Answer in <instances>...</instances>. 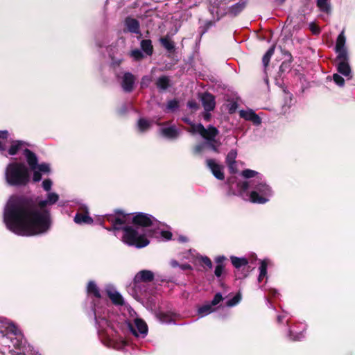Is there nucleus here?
Returning <instances> with one entry per match:
<instances>
[{
    "label": "nucleus",
    "mask_w": 355,
    "mask_h": 355,
    "mask_svg": "<svg viewBox=\"0 0 355 355\" xmlns=\"http://www.w3.org/2000/svg\"><path fill=\"white\" fill-rule=\"evenodd\" d=\"M275 52V46H271L267 52L264 54L263 58H262V62L265 67H266L270 60V58L272 55L274 54Z\"/></svg>",
    "instance_id": "nucleus-33"
},
{
    "label": "nucleus",
    "mask_w": 355,
    "mask_h": 355,
    "mask_svg": "<svg viewBox=\"0 0 355 355\" xmlns=\"http://www.w3.org/2000/svg\"><path fill=\"white\" fill-rule=\"evenodd\" d=\"M336 67L338 73L345 76L348 80L352 79V69L349 63V55H337L336 58Z\"/></svg>",
    "instance_id": "nucleus-10"
},
{
    "label": "nucleus",
    "mask_w": 355,
    "mask_h": 355,
    "mask_svg": "<svg viewBox=\"0 0 355 355\" xmlns=\"http://www.w3.org/2000/svg\"><path fill=\"white\" fill-rule=\"evenodd\" d=\"M130 56L135 60H139L144 58L142 52L139 49H134L130 52Z\"/></svg>",
    "instance_id": "nucleus-38"
},
{
    "label": "nucleus",
    "mask_w": 355,
    "mask_h": 355,
    "mask_svg": "<svg viewBox=\"0 0 355 355\" xmlns=\"http://www.w3.org/2000/svg\"><path fill=\"white\" fill-rule=\"evenodd\" d=\"M241 118L252 121L254 125H259L261 123V118L252 110H242L239 112Z\"/></svg>",
    "instance_id": "nucleus-17"
},
{
    "label": "nucleus",
    "mask_w": 355,
    "mask_h": 355,
    "mask_svg": "<svg viewBox=\"0 0 355 355\" xmlns=\"http://www.w3.org/2000/svg\"><path fill=\"white\" fill-rule=\"evenodd\" d=\"M105 220L112 224L107 230H123L122 241L130 246L141 248L149 243V237H154L159 241H168L172 234L165 230L164 225L153 216L139 212L135 216L116 211L114 214L105 216Z\"/></svg>",
    "instance_id": "nucleus-2"
},
{
    "label": "nucleus",
    "mask_w": 355,
    "mask_h": 355,
    "mask_svg": "<svg viewBox=\"0 0 355 355\" xmlns=\"http://www.w3.org/2000/svg\"><path fill=\"white\" fill-rule=\"evenodd\" d=\"M94 313L98 334L104 344L116 349H123L128 343L112 322L114 315L105 307L98 305L94 306Z\"/></svg>",
    "instance_id": "nucleus-4"
},
{
    "label": "nucleus",
    "mask_w": 355,
    "mask_h": 355,
    "mask_svg": "<svg viewBox=\"0 0 355 355\" xmlns=\"http://www.w3.org/2000/svg\"><path fill=\"white\" fill-rule=\"evenodd\" d=\"M8 136V131H0V153L4 154L7 151L9 155L13 156L21 152L27 164L33 168L36 162V155L28 148L29 144L23 141L12 140L10 142V146L7 149L6 142Z\"/></svg>",
    "instance_id": "nucleus-6"
},
{
    "label": "nucleus",
    "mask_w": 355,
    "mask_h": 355,
    "mask_svg": "<svg viewBox=\"0 0 355 355\" xmlns=\"http://www.w3.org/2000/svg\"><path fill=\"white\" fill-rule=\"evenodd\" d=\"M73 220L76 224L79 225L91 224L93 223V219L89 216L87 211L84 213H77L74 216Z\"/></svg>",
    "instance_id": "nucleus-21"
},
{
    "label": "nucleus",
    "mask_w": 355,
    "mask_h": 355,
    "mask_svg": "<svg viewBox=\"0 0 355 355\" xmlns=\"http://www.w3.org/2000/svg\"><path fill=\"white\" fill-rule=\"evenodd\" d=\"M37 157L36 156V162H35V165L33 166V168H32L31 166L28 165V168L29 169V173H31V171L33 172V180L35 182H40L42 179L41 172L37 169Z\"/></svg>",
    "instance_id": "nucleus-31"
},
{
    "label": "nucleus",
    "mask_w": 355,
    "mask_h": 355,
    "mask_svg": "<svg viewBox=\"0 0 355 355\" xmlns=\"http://www.w3.org/2000/svg\"><path fill=\"white\" fill-rule=\"evenodd\" d=\"M188 106L189 108L196 110L198 108V104L196 102L191 101L188 102Z\"/></svg>",
    "instance_id": "nucleus-48"
},
{
    "label": "nucleus",
    "mask_w": 355,
    "mask_h": 355,
    "mask_svg": "<svg viewBox=\"0 0 355 355\" xmlns=\"http://www.w3.org/2000/svg\"><path fill=\"white\" fill-rule=\"evenodd\" d=\"M151 81H152V78L150 76H144L141 81V87L143 88L147 87Z\"/></svg>",
    "instance_id": "nucleus-43"
},
{
    "label": "nucleus",
    "mask_w": 355,
    "mask_h": 355,
    "mask_svg": "<svg viewBox=\"0 0 355 355\" xmlns=\"http://www.w3.org/2000/svg\"><path fill=\"white\" fill-rule=\"evenodd\" d=\"M171 266H172V267L175 268V267L178 266V265H179V264H178V261H175V260H172V261H171Z\"/></svg>",
    "instance_id": "nucleus-51"
},
{
    "label": "nucleus",
    "mask_w": 355,
    "mask_h": 355,
    "mask_svg": "<svg viewBox=\"0 0 355 355\" xmlns=\"http://www.w3.org/2000/svg\"><path fill=\"white\" fill-rule=\"evenodd\" d=\"M135 78L131 73L126 72L123 74L121 80V87L125 92H130L132 91Z\"/></svg>",
    "instance_id": "nucleus-16"
},
{
    "label": "nucleus",
    "mask_w": 355,
    "mask_h": 355,
    "mask_svg": "<svg viewBox=\"0 0 355 355\" xmlns=\"http://www.w3.org/2000/svg\"><path fill=\"white\" fill-rule=\"evenodd\" d=\"M237 157V151L236 150H231L227 157H226V163L228 166L229 170L231 173L236 172V158Z\"/></svg>",
    "instance_id": "nucleus-19"
},
{
    "label": "nucleus",
    "mask_w": 355,
    "mask_h": 355,
    "mask_svg": "<svg viewBox=\"0 0 355 355\" xmlns=\"http://www.w3.org/2000/svg\"><path fill=\"white\" fill-rule=\"evenodd\" d=\"M162 45L168 51H171L174 49V43L167 37H162L160 39Z\"/></svg>",
    "instance_id": "nucleus-32"
},
{
    "label": "nucleus",
    "mask_w": 355,
    "mask_h": 355,
    "mask_svg": "<svg viewBox=\"0 0 355 355\" xmlns=\"http://www.w3.org/2000/svg\"><path fill=\"white\" fill-rule=\"evenodd\" d=\"M216 309L210 302H207L198 309V315L200 317H205L209 313L214 312Z\"/></svg>",
    "instance_id": "nucleus-22"
},
{
    "label": "nucleus",
    "mask_w": 355,
    "mask_h": 355,
    "mask_svg": "<svg viewBox=\"0 0 355 355\" xmlns=\"http://www.w3.org/2000/svg\"><path fill=\"white\" fill-rule=\"evenodd\" d=\"M3 322L6 325L7 333L15 336V342L12 341V338H11L12 342L13 343V346L17 349H21L25 344V340L20 329L10 321L5 320Z\"/></svg>",
    "instance_id": "nucleus-9"
},
{
    "label": "nucleus",
    "mask_w": 355,
    "mask_h": 355,
    "mask_svg": "<svg viewBox=\"0 0 355 355\" xmlns=\"http://www.w3.org/2000/svg\"><path fill=\"white\" fill-rule=\"evenodd\" d=\"M232 265L236 268H240L242 266H245L248 263V261L246 258L244 257H236L234 256H232L230 257Z\"/></svg>",
    "instance_id": "nucleus-27"
},
{
    "label": "nucleus",
    "mask_w": 355,
    "mask_h": 355,
    "mask_svg": "<svg viewBox=\"0 0 355 355\" xmlns=\"http://www.w3.org/2000/svg\"><path fill=\"white\" fill-rule=\"evenodd\" d=\"M119 112H120L121 114H123V113H125V110L123 109V110H120Z\"/></svg>",
    "instance_id": "nucleus-59"
},
{
    "label": "nucleus",
    "mask_w": 355,
    "mask_h": 355,
    "mask_svg": "<svg viewBox=\"0 0 355 355\" xmlns=\"http://www.w3.org/2000/svg\"><path fill=\"white\" fill-rule=\"evenodd\" d=\"M201 261L205 265L207 266L209 268L212 267V263H211L210 259H209L207 257H202Z\"/></svg>",
    "instance_id": "nucleus-46"
},
{
    "label": "nucleus",
    "mask_w": 355,
    "mask_h": 355,
    "mask_svg": "<svg viewBox=\"0 0 355 355\" xmlns=\"http://www.w3.org/2000/svg\"><path fill=\"white\" fill-rule=\"evenodd\" d=\"M333 80L335 83L339 87H343L345 85L344 78L338 73H334L333 76Z\"/></svg>",
    "instance_id": "nucleus-39"
},
{
    "label": "nucleus",
    "mask_w": 355,
    "mask_h": 355,
    "mask_svg": "<svg viewBox=\"0 0 355 355\" xmlns=\"http://www.w3.org/2000/svg\"><path fill=\"white\" fill-rule=\"evenodd\" d=\"M241 300V296L240 293H237L234 297H233L232 299L227 300L226 302V306L229 307L234 306L239 303V302Z\"/></svg>",
    "instance_id": "nucleus-35"
},
{
    "label": "nucleus",
    "mask_w": 355,
    "mask_h": 355,
    "mask_svg": "<svg viewBox=\"0 0 355 355\" xmlns=\"http://www.w3.org/2000/svg\"><path fill=\"white\" fill-rule=\"evenodd\" d=\"M310 28H311V31L313 32V34H315V35L319 34L320 29H319V28L316 25H315L313 24H310Z\"/></svg>",
    "instance_id": "nucleus-47"
},
{
    "label": "nucleus",
    "mask_w": 355,
    "mask_h": 355,
    "mask_svg": "<svg viewBox=\"0 0 355 355\" xmlns=\"http://www.w3.org/2000/svg\"><path fill=\"white\" fill-rule=\"evenodd\" d=\"M141 50L147 55H151L153 52V46L150 40H143L140 43Z\"/></svg>",
    "instance_id": "nucleus-25"
},
{
    "label": "nucleus",
    "mask_w": 355,
    "mask_h": 355,
    "mask_svg": "<svg viewBox=\"0 0 355 355\" xmlns=\"http://www.w3.org/2000/svg\"><path fill=\"white\" fill-rule=\"evenodd\" d=\"M123 309L129 314V318H127L126 322L130 331L136 337L141 336L144 338L148 334L146 323L141 318L137 317L136 312L130 306L125 305Z\"/></svg>",
    "instance_id": "nucleus-8"
},
{
    "label": "nucleus",
    "mask_w": 355,
    "mask_h": 355,
    "mask_svg": "<svg viewBox=\"0 0 355 355\" xmlns=\"http://www.w3.org/2000/svg\"><path fill=\"white\" fill-rule=\"evenodd\" d=\"M284 316L283 315H279L277 317V320L279 322H281L282 321V319H283Z\"/></svg>",
    "instance_id": "nucleus-56"
},
{
    "label": "nucleus",
    "mask_w": 355,
    "mask_h": 355,
    "mask_svg": "<svg viewBox=\"0 0 355 355\" xmlns=\"http://www.w3.org/2000/svg\"><path fill=\"white\" fill-rule=\"evenodd\" d=\"M203 119L206 121H209L211 118V114L209 112L205 111L202 114Z\"/></svg>",
    "instance_id": "nucleus-49"
},
{
    "label": "nucleus",
    "mask_w": 355,
    "mask_h": 355,
    "mask_svg": "<svg viewBox=\"0 0 355 355\" xmlns=\"http://www.w3.org/2000/svg\"><path fill=\"white\" fill-rule=\"evenodd\" d=\"M206 146H207L211 150H213L210 148V146L208 145L207 141H206L205 144H198L193 147V154H195V155L200 154L203 151V150Z\"/></svg>",
    "instance_id": "nucleus-36"
},
{
    "label": "nucleus",
    "mask_w": 355,
    "mask_h": 355,
    "mask_svg": "<svg viewBox=\"0 0 355 355\" xmlns=\"http://www.w3.org/2000/svg\"><path fill=\"white\" fill-rule=\"evenodd\" d=\"M268 263V261L267 259L262 260L261 261L260 266L259 267L260 276H264L266 278H267Z\"/></svg>",
    "instance_id": "nucleus-34"
},
{
    "label": "nucleus",
    "mask_w": 355,
    "mask_h": 355,
    "mask_svg": "<svg viewBox=\"0 0 355 355\" xmlns=\"http://www.w3.org/2000/svg\"><path fill=\"white\" fill-rule=\"evenodd\" d=\"M225 259L224 257H219L216 259V262L220 264V263Z\"/></svg>",
    "instance_id": "nucleus-52"
},
{
    "label": "nucleus",
    "mask_w": 355,
    "mask_h": 355,
    "mask_svg": "<svg viewBox=\"0 0 355 355\" xmlns=\"http://www.w3.org/2000/svg\"><path fill=\"white\" fill-rule=\"evenodd\" d=\"M52 181L50 179H46L42 182V187L46 191H50L52 187Z\"/></svg>",
    "instance_id": "nucleus-42"
},
{
    "label": "nucleus",
    "mask_w": 355,
    "mask_h": 355,
    "mask_svg": "<svg viewBox=\"0 0 355 355\" xmlns=\"http://www.w3.org/2000/svg\"><path fill=\"white\" fill-rule=\"evenodd\" d=\"M179 241H181V242H186L187 241V239L186 237L180 236L179 237Z\"/></svg>",
    "instance_id": "nucleus-53"
},
{
    "label": "nucleus",
    "mask_w": 355,
    "mask_h": 355,
    "mask_svg": "<svg viewBox=\"0 0 355 355\" xmlns=\"http://www.w3.org/2000/svg\"><path fill=\"white\" fill-rule=\"evenodd\" d=\"M245 6V3L244 1H240L232 6L230 8L229 12L233 15H236L243 10Z\"/></svg>",
    "instance_id": "nucleus-29"
},
{
    "label": "nucleus",
    "mask_w": 355,
    "mask_h": 355,
    "mask_svg": "<svg viewBox=\"0 0 355 355\" xmlns=\"http://www.w3.org/2000/svg\"><path fill=\"white\" fill-rule=\"evenodd\" d=\"M170 80L167 76H161L157 80L156 85L160 89L164 90L169 86Z\"/></svg>",
    "instance_id": "nucleus-30"
},
{
    "label": "nucleus",
    "mask_w": 355,
    "mask_h": 355,
    "mask_svg": "<svg viewBox=\"0 0 355 355\" xmlns=\"http://www.w3.org/2000/svg\"><path fill=\"white\" fill-rule=\"evenodd\" d=\"M317 6L322 12L329 13L331 11L329 0H317Z\"/></svg>",
    "instance_id": "nucleus-28"
},
{
    "label": "nucleus",
    "mask_w": 355,
    "mask_h": 355,
    "mask_svg": "<svg viewBox=\"0 0 355 355\" xmlns=\"http://www.w3.org/2000/svg\"><path fill=\"white\" fill-rule=\"evenodd\" d=\"M279 3H283L286 0H276Z\"/></svg>",
    "instance_id": "nucleus-57"
},
{
    "label": "nucleus",
    "mask_w": 355,
    "mask_h": 355,
    "mask_svg": "<svg viewBox=\"0 0 355 355\" xmlns=\"http://www.w3.org/2000/svg\"><path fill=\"white\" fill-rule=\"evenodd\" d=\"M121 62V59H112V66H119Z\"/></svg>",
    "instance_id": "nucleus-50"
},
{
    "label": "nucleus",
    "mask_w": 355,
    "mask_h": 355,
    "mask_svg": "<svg viewBox=\"0 0 355 355\" xmlns=\"http://www.w3.org/2000/svg\"><path fill=\"white\" fill-rule=\"evenodd\" d=\"M151 127V122L146 119L141 118L137 123V130L140 133H144Z\"/></svg>",
    "instance_id": "nucleus-23"
},
{
    "label": "nucleus",
    "mask_w": 355,
    "mask_h": 355,
    "mask_svg": "<svg viewBox=\"0 0 355 355\" xmlns=\"http://www.w3.org/2000/svg\"><path fill=\"white\" fill-rule=\"evenodd\" d=\"M269 293L272 295H275V294L277 293V291L275 289H270Z\"/></svg>",
    "instance_id": "nucleus-54"
},
{
    "label": "nucleus",
    "mask_w": 355,
    "mask_h": 355,
    "mask_svg": "<svg viewBox=\"0 0 355 355\" xmlns=\"http://www.w3.org/2000/svg\"><path fill=\"white\" fill-rule=\"evenodd\" d=\"M189 266L188 265H183V266H182V268L183 269H186V268H189Z\"/></svg>",
    "instance_id": "nucleus-58"
},
{
    "label": "nucleus",
    "mask_w": 355,
    "mask_h": 355,
    "mask_svg": "<svg viewBox=\"0 0 355 355\" xmlns=\"http://www.w3.org/2000/svg\"><path fill=\"white\" fill-rule=\"evenodd\" d=\"M266 277L264 276H260V275H259V277H258V282H261Z\"/></svg>",
    "instance_id": "nucleus-55"
},
{
    "label": "nucleus",
    "mask_w": 355,
    "mask_h": 355,
    "mask_svg": "<svg viewBox=\"0 0 355 355\" xmlns=\"http://www.w3.org/2000/svg\"><path fill=\"white\" fill-rule=\"evenodd\" d=\"M154 274L152 271L144 270L139 271L134 278V287L138 288L141 283H148L153 280Z\"/></svg>",
    "instance_id": "nucleus-11"
},
{
    "label": "nucleus",
    "mask_w": 355,
    "mask_h": 355,
    "mask_svg": "<svg viewBox=\"0 0 355 355\" xmlns=\"http://www.w3.org/2000/svg\"><path fill=\"white\" fill-rule=\"evenodd\" d=\"M3 175L6 183L11 187H24L31 181L28 166L21 162H9L5 167Z\"/></svg>",
    "instance_id": "nucleus-5"
},
{
    "label": "nucleus",
    "mask_w": 355,
    "mask_h": 355,
    "mask_svg": "<svg viewBox=\"0 0 355 355\" xmlns=\"http://www.w3.org/2000/svg\"><path fill=\"white\" fill-rule=\"evenodd\" d=\"M105 291L112 302L116 305H123L124 301L121 295L116 291L115 288L112 285H107L105 287Z\"/></svg>",
    "instance_id": "nucleus-14"
},
{
    "label": "nucleus",
    "mask_w": 355,
    "mask_h": 355,
    "mask_svg": "<svg viewBox=\"0 0 355 355\" xmlns=\"http://www.w3.org/2000/svg\"><path fill=\"white\" fill-rule=\"evenodd\" d=\"M289 336H290L291 339H292L293 340H300L304 337V334H303V332H300V333L297 334L296 336H293L292 331L289 330Z\"/></svg>",
    "instance_id": "nucleus-44"
},
{
    "label": "nucleus",
    "mask_w": 355,
    "mask_h": 355,
    "mask_svg": "<svg viewBox=\"0 0 355 355\" xmlns=\"http://www.w3.org/2000/svg\"><path fill=\"white\" fill-rule=\"evenodd\" d=\"M161 135L168 139L175 140L180 135V130L175 125L162 127L159 130Z\"/></svg>",
    "instance_id": "nucleus-13"
},
{
    "label": "nucleus",
    "mask_w": 355,
    "mask_h": 355,
    "mask_svg": "<svg viewBox=\"0 0 355 355\" xmlns=\"http://www.w3.org/2000/svg\"><path fill=\"white\" fill-rule=\"evenodd\" d=\"M178 107V102L175 100H171L167 103L166 109L173 111Z\"/></svg>",
    "instance_id": "nucleus-41"
},
{
    "label": "nucleus",
    "mask_w": 355,
    "mask_h": 355,
    "mask_svg": "<svg viewBox=\"0 0 355 355\" xmlns=\"http://www.w3.org/2000/svg\"><path fill=\"white\" fill-rule=\"evenodd\" d=\"M125 30L129 33L141 34L140 24L138 20L132 17H126L124 20Z\"/></svg>",
    "instance_id": "nucleus-15"
},
{
    "label": "nucleus",
    "mask_w": 355,
    "mask_h": 355,
    "mask_svg": "<svg viewBox=\"0 0 355 355\" xmlns=\"http://www.w3.org/2000/svg\"><path fill=\"white\" fill-rule=\"evenodd\" d=\"M88 295H93L97 299L101 298L100 291L94 282H89L87 288Z\"/></svg>",
    "instance_id": "nucleus-26"
},
{
    "label": "nucleus",
    "mask_w": 355,
    "mask_h": 355,
    "mask_svg": "<svg viewBox=\"0 0 355 355\" xmlns=\"http://www.w3.org/2000/svg\"><path fill=\"white\" fill-rule=\"evenodd\" d=\"M37 169L40 171L41 173H49L51 171L50 169V165L47 163H42L40 164H38V162L37 163Z\"/></svg>",
    "instance_id": "nucleus-37"
},
{
    "label": "nucleus",
    "mask_w": 355,
    "mask_h": 355,
    "mask_svg": "<svg viewBox=\"0 0 355 355\" xmlns=\"http://www.w3.org/2000/svg\"><path fill=\"white\" fill-rule=\"evenodd\" d=\"M241 174L246 180L234 182L230 179L228 181L230 189L233 190L234 187H236V191H232L233 193L244 198L246 193L247 200L252 203L265 204L268 202L274 193L263 175L251 169H245L242 171Z\"/></svg>",
    "instance_id": "nucleus-3"
},
{
    "label": "nucleus",
    "mask_w": 355,
    "mask_h": 355,
    "mask_svg": "<svg viewBox=\"0 0 355 355\" xmlns=\"http://www.w3.org/2000/svg\"><path fill=\"white\" fill-rule=\"evenodd\" d=\"M59 195L49 192L46 198L34 205L28 199L12 196L3 211L6 227L19 236H30L47 232L51 225L49 207L56 203Z\"/></svg>",
    "instance_id": "nucleus-1"
},
{
    "label": "nucleus",
    "mask_w": 355,
    "mask_h": 355,
    "mask_svg": "<svg viewBox=\"0 0 355 355\" xmlns=\"http://www.w3.org/2000/svg\"><path fill=\"white\" fill-rule=\"evenodd\" d=\"M206 163L216 178L220 180L224 179L223 166L221 164L213 159H207Z\"/></svg>",
    "instance_id": "nucleus-12"
},
{
    "label": "nucleus",
    "mask_w": 355,
    "mask_h": 355,
    "mask_svg": "<svg viewBox=\"0 0 355 355\" xmlns=\"http://www.w3.org/2000/svg\"><path fill=\"white\" fill-rule=\"evenodd\" d=\"M224 298L223 297L220 293H217L211 302H210L213 306L218 305L220 302H223Z\"/></svg>",
    "instance_id": "nucleus-40"
},
{
    "label": "nucleus",
    "mask_w": 355,
    "mask_h": 355,
    "mask_svg": "<svg viewBox=\"0 0 355 355\" xmlns=\"http://www.w3.org/2000/svg\"><path fill=\"white\" fill-rule=\"evenodd\" d=\"M182 120L189 124L191 128L188 131L192 134H199L214 152H218V148L220 145V141L216 138L219 134V131L213 125H209L205 128L201 123L195 124L188 118H183Z\"/></svg>",
    "instance_id": "nucleus-7"
},
{
    "label": "nucleus",
    "mask_w": 355,
    "mask_h": 355,
    "mask_svg": "<svg viewBox=\"0 0 355 355\" xmlns=\"http://www.w3.org/2000/svg\"><path fill=\"white\" fill-rule=\"evenodd\" d=\"M156 316L159 321L164 324H171L174 321L173 316L170 313L160 311L156 314Z\"/></svg>",
    "instance_id": "nucleus-24"
},
{
    "label": "nucleus",
    "mask_w": 355,
    "mask_h": 355,
    "mask_svg": "<svg viewBox=\"0 0 355 355\" xmlns=\"http://www.w3.org/2000/svg\"><path fill=\"white\" fill-rule=\"evenodd\" d=\"M202 103L205 111L210 112L215 107L214 96L210 94H205L202 96Z\"/></svg>",
    "instance_id": "nucleus-20"
},
{
    "label": "nucleus",
    "mask_w": 355,
    "mask_h": 355,
    "mask_svg": "<svg viewBox=\"0 0 355 355\" xmlns=\"http://www.w3.org/2000/svg\"><path fill=\"white\" fill-rule=\"evenodd\" d=\"M346 38L344 31H342L338 36L336 44V52L337 55H348L347 48L345 47Z\"/></svg>",
    "instance_id": "nucleus-18"
},
{
    "label": "nucleus",
    "mask_w": 355,
    "mask_h": 355,
    "mask_svg": "<svg viewBox=\"0 0 355 355\" xmlns=\"http://www.w3.org/2000/svg\"><path fill=\"white\" fill-rule=\"evenodd\" d=\"M223 271V267L221 264H218L215 268L214 274L216 277H219L221 276Z\"/></svg>",
    "instance_id": "nucleus-45"
}]
</instances>
